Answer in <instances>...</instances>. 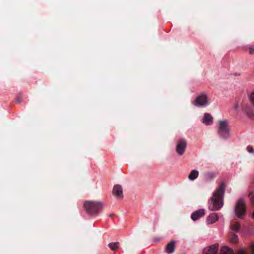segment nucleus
Returning <instances> with one entry per match:
<instances>
[{
	"label": "nucleus",
	"instance_id": "f257e3e1",
	"mask_svg": "<svg viewBox=\"0 0 254 254\" xmlns=\"http://www.w3.org/2000/svg\"><path fill=\"white\" fill-rule=\"evenodd\" d=\"M225 190L224 183H221L209 201V209L211 211L219 210L223 205V198Z\"/></svg>",
	"mask_w": 254,
	"mask_h": 254
},
{
	"label": "nucleus",
	"instance_id": "f03ea898",
	"mask_svg": "<svg viewBox=\"0 0 254 254\" xmlns=\"http://www.w3.org/2000/svg\"><path fill=\"white\" fill-rule=\"evenodd\" d=\"M84 207L88 214L96 215L102 209L103 204L100 202L86 201L84 204Z\"/></svg>",
	"mask_w": 254,
	"mask_h": 254
},
{
	"label": "nucleus",
	"instance_id": "7ed1b4c3",
	"mask_svg": "<svg viewBox=\"0 0 254 254\" xmlns=\"http://www.w3.org/2000/svg\"><path fill=\"white\" fill-rule=\"evenodd\" d=\"M234 211L237 217L243 219L246 214V203L243 198H239L235 204Z\"/></svg>",
	"mask_w": 254,
	"mask_h": 254
},
{
	"label": "nucleus",
	"instance_id": "20e7f679",
	"mask_svg": "<svg viewBox=\"0 0 254 254\" xmlns=\"http://www.w3.org/2000/svg\"><path fill=\"white\" fill-rule=\"evenodd\" d=\"M218 132L223 138H227L229 136V128L227 120L219 121L218 127Z\"/></svg>",
	"mask_w": 254,
	"mask_h": 254
},
{
	"label": "nucleus",
	"instance_id": "39448f33",
	"mask_svg": "<svg viewBox=\"0 0 254 254\" xmlns=\"http://www.w3.org/2000/svg\"><path fill=\"white\" fill-rule=\"evenodd\" d=\"M209 100L208 96L204 93L198 95L193 102V104L197 107H204L208 105Z\"/></svg>",
	"mask_w": 254,
	"mask_h": 254
},
{
	"label": "nucleus",
	"instance_id": "423d86ee",
	"mask_svg": "<svg viewBox=\"0 0 254 254\" xmlns=\"http://www.w3.org/2000/svg\"><path fill=\"white\" fill-rule=\"evenodd\" d=\"M187 142L186 139H182L178 140L176 143V150L177 153L180 155L182 156L187 148Z\"/></svg>",
	"mask_w": 254,
	"mask_h": 254
},
{
	"label": "nucleus",
	"instance_id": "0eeeda50",
	"mask_svg": "<svg viewBox=\"0 0 254 254\" xmlns=\"http://www.w3.org/2000/svg\"><path fill=\"white\" fill-rule=\"evenodd\" d=\"M218 248V244H215L204 249L203 253V254H217Z\"/></svg>",
	"mask_w": 254,
	"mask_h": 254
},
{
	"label": "nucleus",
	"instance_id": "6e6552de",
	"mask_svg": "<svg viewBox=\"0 0 254 254\" xmlns=\"http://www.w3.org/2000/svg\"><path fill=\"white\" fill-rule=\"evenodd\" d=\"M113 194L115 195L117 197L123 198V189L121 185H115L113 189Z\"/></svg>",
	"mask_w": 254,
	"mask_h": 254
},
{
	"label": "nucleus",
	"instance_id": "1a4fd4ad",
	"mask_svg": "<svg viewBox=\"0 0 254 254\" xmlns=\"http://www.w3.org/2000/svg\"><path fill=\"white\" fill-rule=\"evenodd\" d=\"M205 214L204 209H200L193 212L191 215V218L193 221L198 220L199 218L203 217Z\"/></svg>",
	"mask_w": 254,
	"mask_h": 254
},
{
	"label": "nucleus",
	"instance_id": "9d476101",
	"mask_svg": "<svg viewBox=\"0 0 254 254\" xmlns=\"http://www.w3.org/2000/svg\"><path fill=\"white\" fill-rule=\"evenodd\" d=\"M213 117L209 113H205L202 119V123L206 125H210L213 123Z\"/></svg>",
	"mask_w": 254,
	"mask_h": 254
},
{
	"label": "nucleus",
	"instance_id": "9b49d317",
	"mask_svg": "<svg viewBox=\"0 0 254 254\" xmlns=\"http://www.w3.org/2000/svg\"><path fill=\"white\" fill-rule=\"evenodd\" d=\"M219 219L218 214L216 213H212L207 217V222L208 224H213Z\"/></svg>",
	"mask_w": 254,
	"mask_h": 254
},
{
	"label": "nucleus",
	"instance_id": "f8f14e48",
	"mask_svg": "<svg viewBox=\"0 0 254 254\" xmlns=\"http://www.w3.org/2000/svg\"><path fill=\"white\" fill-rule=\"evenodd\" d=\"M175 241H171V242L168 243L166 246V251L168 254H172L174 251L175 248Z\"/></svg>",
	"mask_w": 254,
	"mask_h": 254
},
{
	"label": "nucleus",
	"instance_id": "ddd939ff",
	"mask_svg": "<svg viewBox=\"0 0 254 254\" xmlns=\"http://www.w3.org/2000/svg\"><path fill=\"white\" fill-rule=\"evenodd\" d=\"M220 254H234L233 250L227 246H223L221 248Z\"/></svg>",
	"mask_w": 254,
	"mask_h": 254
},
{
	"label": "nucleus",
	"instance_id": "4468645a",
	"mask_svg": "<svg viewBox=\"0 0 254 254\" xmlns=\"http://www.w3.org/2000/svg\"><path fill=\"white\" fill-rule=\"evenodd\" d=\"M229 241L231 243L237 244L238 242L239 238L237 235L231 232L229 235Z\"/></svg>",
	"mask_w": 254,
	"mask_h": 254
},
{
	"label": "nucleus",
	"instance_id": "2eb2a0df",
	"mask_svg": "<svg viewBox=\"0 0 254 254\" xmlns=\"http://www.w3.org/2000/svg\"><path fill=\"white\" fill-rule=\"evenodd\" d=\"M198 176V171L196 170H192L189 175L188 178L191 181L196 179Z\"/></svg>",
	"mask_w": 254,
	"mask_h": 254
},
{
	"label": "nucleus",
	"instance_id": "dca6fc26",
	"mask_svg": "<svg viewBox=\"0 0 254 254\" xmlns=\"http://www.w3.org/2000/svg\"><path fill=\"white\" fill-rule=\"evenodd\" d=\"M119 242L110 243L108 244L109 247L113 251L119 248Z\"/></svg>",
	"mask_w": 254,
	"mask_h": 254
},
{
	"label": "nucleus",
	"instance_id": "f3484780",
	"mask_svg": "<svg viewBox=\"0 0 254 254\" xmlns=\"http://www.w3.org/2000/svg\"><path fill=\"white\" fill-rule=\"evenodd\" d=\"M245 111H246L247 115L250 118H252V117H254V111L253 109H252L251 108L247 107L245 109Z\"/></svg>",
	"mask_w": 254,
	"mask_h": 254
},
{
	"label": "nucleus",
	"instance_id": "a211bd4d",
	"mask_svg": "<svg viewBox=\"0 0 254 254\" xmlns=\"http://www.w3.org/2000/svg\"><path fill=\"white\" fill-rule=\"evenodd\" d=\"M240 228V224L239 223H235L233 224L231 228L232 230L235 231L236 232H238L239 231Z\"/></svg>",
	"mask_w": 254,
	"mask_h": 254
},
{
	"label": "nucleus",
	"instance_id": "6ab92c4d",
	"mask_svg": "<svg viewBox=\"0 0 254 254\" xmlns=\"http://www.w3.org/2000/svg\"><path fill=\"white\" fill-rule=\"evenodd\" d=\"M248 197L250 199L251 204L254 205V192H250L248 194Z\"/></svg>",
	"mask_w": 254,
	"mask_h": 254
},
{
	"label": "nucleus",
	"instance_id": "aec40b11",
	"mask_svg": "<svg viewBox=\"0 0 254 254\" xmlns=\"http://www.w3.org/2000/svg\"><path fill=\"white\" fill-rule=\"evenodd\" d=\"M23 100L22 95L20 94L17 95L15 98V102L16 103L19 104Z\"/></svg>",
	"mask_w": 254,
	"mask_h": 254
},
{
	"label": "nucleus",
	"instance_id": "412c9836",
	"mask_svg": "<svg viewBox=\"0 0 254 254\" xmlns=\"http://www.w3.org/2000/svg\"><path fill=\"white\" fill-rule=\"evenodd\" d=\"M250 98L252 103L254 105V91L251 94Z\"/></svg>",
	"mask_w": 254,
	"mask_h": 254
},
{
	"label": "nucleus",
	"instance_id": "4be33fe9",
	"mask_svg": "<svg viewBox=\"0 0 254 254\" xmlns=\"http://www.w3.org/2000/svg\"><path fill=\"white\" fill-rule=\"evenodd\" d=\"M247 151L250 153H254V149L252 146H248L247 147Z\"/></svg>",
	"mask_w": 254,
	"mask_h": 254
},
{
	"label": "nucleus",
	"instance_id": "5701e85b",
	"mask_svg": "<svg viewBox=\"0 0 254 254\" xmlns=\"http://www.w3.org/2000/svg\"><path fill=\"white\" fill-rule=\"evenodd\" d=\"M236 254H248L243 249H240L237 251Z\"/></svg>",
	"mask_w": 254,
	"mask_h": 254
},
{
	"label": "nucleus",
	"instance_id": "b1692460",
	"mask_svg": "<svg viewBox=\"0 0 254 254\" xmlns=\"http://www.w3.org/2000/svg\"><path fill=\"white\" fill-rule=\"evenodd\" d=\"M249 53L251 55L254 54V46L249 47Z\"/></svg>",
	"mask_w": 254,
	"mask_h": 254
},
{
	"label": "nucleus",
	"instance_id": "393cba45",
	"mask_svg": "<svg viewBox=\"0 0 254 254\" xmlns=\"http://www.w3.org/2000/svg\"><path fill=\"white\" fill-rule=\"evenodd\" d=\"M207 176L210 178L213 179L214 178V174L213 173H209L207 174Z\"/></svg>",
	"mask_w": 254,
	"mask_h": 254
},
{
	"label": "nucleus",
	"instance_id": "a878e982",
	"mask_svg": "<svg viewBox=\"0 0 254 254\" xmlns=\"http://www.w3.org/2000/svg\"><path fill=\"white\" fill-rule=\"evenodd\" d=\"M251 248L252 249V254H254V244H252L251 246Z\"/></svg>",
	"mask_w": 254,
	"mask_h": 254
},
{
	"label": "nucleus",
	"instance_id": "bb28decb",
	"mask_svg": "<svg viewBox=\"0 0 254 254\" xmlns=\"http://www.w3.org/2000/svg\"><path fill=\"white\" fill-rule=\"evenodd\" d=\"M238 108V105H236L235 106H234V109H236Z\"/></svg>",
	"mask_w": 254,
	"mask_h": 254
},
{
	"label": "nucleus",
	"instance_id": "cd10ccee",
	"mask_svg": "<svg viewBox=\"0 0 254 254\" xmlns=\"http://www.w3.org/2000/svg\"><path fill=\"white\" fill-rule=\"evenodd\" d=\"M113 215H114V214H111L110 215V217H112V216H113Z\"/></svg>",
	"mask_w": 254,
	"mask_h": 254
},
{
	"label": "nucleus",
	"instance_id": "c85d7f7f",
	"mask_svg": "<svg viewBox=\"0 0 254 254\" xmlns=\"http://www.w3.org/2000/svg\"><path fill=\"white\" fill-rule=\"evenodd\" d=\"M253 217H254V212H253Z\"/></svg>",
	"mask_w": 254,
	"mask_h": 254
}]
</instances>
